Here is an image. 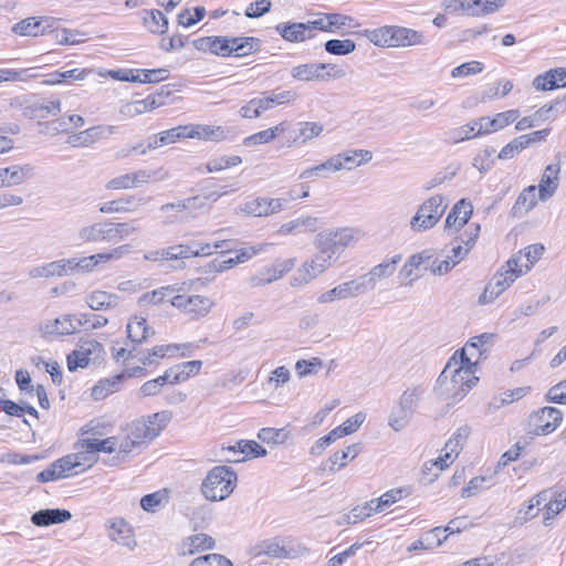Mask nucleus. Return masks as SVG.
Listing matches in <instances>:
<instances>
[{"label":"nucleus","mask_w":566,"mask_h":566,"mask_svg":"<svg viewBox=\"0 0 566 566\" xmlns=\"http://www.w3.org/2000/svg\"><path fill=\"white\" fill-rule=\"evenodd\" d=\"M475 371L476 363L462 361L453 354L439 375L434 390L444 399L460 401L479 381Z\"/></svg>","instance_id":"obj_1"},{"label":"nucleus","mask_w":566,"mask_h":566,"mask_svg":"<svg viewBox=\"0 0 566 566\" xmlns=\"http://www.w3.org/2000/svg\"><path fill=\"white\" fill-rule=\"evenodd\" d=\"M237 481L238 476L232 468L217 465L207 473L200 490L208 501H223L233 493Z\"/></svg>","instance_id":"obj_2"},{"label":"nucleus","mask_w":566,"mask_h":566,"mask_svg":"<svg viewBox=\"0 0 566 566\" xmlns=\"http://www.w3.org/2000/svg\"><path fill=\"white\" fill-rule=\"evenodd\" d=\"M448 202L441 195H436L423 201L410 220V228L416 232L432 229L443 216Z\"/></svg>","instance_id":"obj_3"},{"label":"nucleus","mask_w":566,"mask_h":566,"mask_svg":"<svg viewBox=\"0 0 566 566\" xmlns=\"http://www.w3.org/2000/svg\"><path fill=\"white\" fill-rule=\"evenodd\" d=\"M563 421V412L555 407H543L532 412L527 420L528 433L547 436L554 432Z\"/></svg>","instance_id":"obj_4"},{"label":"nucleus","mask_w":566,"mask_h":566,"mask_svg":"<svg viewBox=\"0 0 566 566\" xmlns=\"http://www.w3.org/2000/svg\"><path fill=\"white\" fill-rule=\"evenodd\" d=\"M170 304L191 319L207 316L214 306V302L210 297L198 294H176L171 296Z\"/></svg>","instance_id":"obj_5"},{"label":"nucleus","mask_w":566,"mask_h":566,"mask_svg":"<svg viewBox=\"0 0 566 566\" xmlns=\"http://www.w3.org/2000/svg\"><path fill=\"white\" fill-rule=\"evenodd\" d=\"M104 354L101 343L95 339H81L74 350L67 357V369L75 371L78 368H85L91 360L98 359Z\"/></svg>","instance_id":"obj_6"},{"label":"nucleus","mask_w":566,"mask_h":566,"mask_svg":"<svg viewBox=\"0 0 566 566\" xmlns=\"http://www.w3.org/2000/svg\"><path fill=\"white\" fill-rule=\"evenodd\" d=\"M81 317L75 314H64L54 319H46L39 324L38 332L42 337H61L73 335L80 331Z\"/></svg>","instance_id":"obj_7"},{"label":"nucleus","mask_w":566,"mask_h":566,"mask_svg":"<svg viewBox=\"0 0 566 566\" xmlns=\"http://www.w3.org/2000/svg\"><path fill=\"white\" fill-rule=\"evenodd\" d=\"M292 200H295L292 195L289 198L258 197L244 202L240 210L252 217H268L281 212Z\"/></svg>","instance_id":"obj_8"},{"label":"nucleus","mask_w":566,"mask_h":566,"mask_svg":"<svg viewBox=\"0 0 566 566\" xmlns=\"http://www.w3.org/2000/svg\"><path fill=\"white\" fill-rule=\"evenodd\" d=\"M317 252L311 261L305 262L301 269L297 270V274L294 277L295 282L308 283L313 279L322 274L327 268H329L336 259L327 253L326 250L316 249Z\"/></svg>","instance_id":"obj_9"},{"label":"nucleus","mask_w":566,"mask_h":566,"mask_svg":"<svg viewBox=\"0 0 566 566\" xmlns=\"http://www.w3.org/2000/svg\"><path fill=\"white\" fill-rule=\"evenodd\" d=\"M496 335L493 333H483L471 337L463 348L457 350L454 355L460 357L462 361L476 363L483 354H485L493 345Z\"/></svg>","instance_id":"obj_10"},{"label":"nucleus","mask_w":566,"mask_h":566,"mask_svg":"<svg viewBox=\"0 0 566 566\" xmlns=\"http://www.w3.org/2000/svg\"><path fill=\"white\" fill-rule=\"evenodd\" d=\"M432 258L433 253L431 250H423L419 253L412 254L399 272L401 284L411 286L416 280L423 275L427 270L423 265Z\"/></svg>","instance_id":"obj_11"},{"label":"nucleus","mask_w":566,"mask_h":566,"mask_svg":"<svg viewBox=\"0 0 566 566\" xmlns=\"http://www.w3.org/2000/svg\"><path fill=\"white\" fill-rule=\"evenodd\" d=\"M111 220H99L81 227L77 231V239L81 243H109L111 240Z\"/></svg>","instance_id":"obj_12"},{"label":"nucleus","mask_w":566,"mask_h":566,"mask_svg":"<svg viewBox=\"0 0 566 566\" xmlns=\"http://www.w3.org/2000/svg\"><path fill=\"white\" fill-rule=\"evenodd\" d=\"M34 175L35 168L31 164L12 165L10 167L0 168V188L19 186L33 178Z\"/></svg>","instance_id":"obj_13"},{"label":"nucleus","mask_w":566,"mask_h":566,"mask_svg":"<svg viewBox=\"0 0 566 566\" xmlns=\"http://www.w3.org/2000/svg\"><path fill=\"white\" fill-rule=\"evenodd\" d=\"M523 271L518 268L517 259H510L506 262V270L497 272L490 281V292L493 295H501L507 287L511 286L517 277L522 275Z\"/></svg>","instance_id":"obj_14"},{"label":"nucleus","mask_w":566,"mask_h":566,"mask_svg":"<svg viewBox=\"0 0 566 566\" xmlns=\"http://www.w3.org/2000/svg\"><path fill=\"white\" fill-rule=\"evenodd\" d=\"M251 553L254 557L291 558L294 556V551L286 547L284 541L279 537L260 542L252 547Z\"/></svg>","instance_id":"obj_15"},{"label":"nucleus","mask_w":566,"mask_h":566,"mask_svg":"<svg viewBox=\"0 0 566 566\" xmlns=\"http://www.w3.org/2000/svg\"><path fill=\"white\" fill-rule=\"evenodd\" d=\"M294 266L292 260L276 261L271 266L265 268L259 274L250 277V285L252 287L270 284L290 272Z\"/></svg>","instance_id":"obj_16"},{"label":"nucleus","mask_w":566,"mask_h":566,"mask_svg":"<svg viewBox=\"0 0 566 566\" xmlns=\"http://www.w3.org/2000/svg\"><path fill=\"white\" fill-rule=\"evenodd\" d=\"M53 27V19L30 17L13 24L12 32L21 36H39Z\"/></svg>","instance_id":"obj_17"},{"label":"nucleus","mask_w":566,"mask_h":566,"mask_svg":"<svg viewBox=\"0 0 566 566\" xmlns=\"http://www.w3.org/2000/svg\"><path fill=\"white\" fill-rule=\"evenodd\" d=\"M118 132L117 126L97 125L70 137L73 146H88Z\"/></svg>","instance_id":"obj_18"},{"label":"nucleus","mask_w":566,"mask_h":566,"mask_svg":"<svg viewBox=\"0 0 566 566\" xmlns=\"http://www.w3.org/2000/svg\"><path fill=\"white\" fill-rule=\"evenodd\" d=\"M324 127L317 122H300L297 125L289 130L287 145L289 147L295 145H304L315 137H318Z\"/></svg>","instance_id":"obj_19"},{"label":"nucleus","mask_w":566,"mask_h":566,"mask_svg":"<svg viewBox=\"0 0 566 566\" xmlns=\"http://www.w3.org/2000/svg\"><path fill=\"white\" fill-rule=\"evenodd\" d=\"M275 31L283 40L291 43L305 42L316 35L310 32L307 22H282L275 27Z\"/></svg>","instance_id":"obj_20"},{"label":"nucleus","mask_w":566,"mask_h":566,"mask_svg":"<svg viewBox=\"0 0 566 566\" xmlns=\"http://www.w3.org/2000/svg\"><path fill=\"white\" fill-rule=\"evenodd\" d=\"M148 201L147 198L127 196L125 198L111 200L99 206V212L102 213H127L134 212L138 207L144 206Z\"/></svg>","instance_id":"obj_21"},{"label":"nucleus","mask_w":566,"mask_h":566,"mask_svg":"<svg viewBox=\"0 0 566 566\" xmlns=\"http://www.w3.org/2000/svg\"><path fill=\"white\" fill-rule=\"evenodd\" d=\"M63 276L93 272L98 265L96 254L82 258L61 259Z\"/></svg>","instance_id":"obj_22"},{"label":"nucleus","mask_w":566,"mask_h":566,"mask_svg":"<svg viewBox=\"0 0 566 566\" xmlns=\"http://www.w3.org/2000/svg\"><path fill=\"white\" fill-rule=\"evenodd\" d=\"M332 158L333 161L338 165L336 171H339L342 169L350 170L355 167H358L365 163L370 161L373 158V154L369 150L355 149L337 154Z\"/></svg>","instance_id":"obj_23"},{"label":"nucleus","mask_w":566,"mask_h":566,"mask_svg":"<svg viewBox=\"0 0 566 566\" xmlns=\"http://www.w3.org/2000/svg\"><path fill=\"white\" fill-rule=\"evenodd\" d=\"M72 518V513L64 509H44L36 511L31 516L33 525L45 527L53 524L67 522Z\"/></svg>","instance_id":"obj_24"},{"label":"nucleus","mask_w":566,"mask_h":566,"mask_svg":"<svg viewBox=\"0 0 566 566\" xmlns=\"http://www.w3.org/2000/svg\"><path fill=\"white\" fill-rule=\"evenodd\" d=\"M566 86V69H553L533 80V87L536 91H552Z\"/></svg>","instance_id":"obj_25"},{"label":"nucleus","mask_w":566,"mask_h":566,"mask_svg":"<svg viewBox=\"0 0 566 566\" xmlns=\"http://www.w3.org/2000/svg\"><path fill=\"white\" fill-rule=\"evenodd\" d=\"M214 545V539L208 534L199 533L190 535L182 541L179 555L190 556L199 552L212 549Z\"/></svg>","instance_id":"obj_26"},{"label":"nucleus","mask_w":566,"mask_h":566,"mask_svg":"<svg viewBox=\"0 0 566 566\" xmlns=\"http://www.w3.org/2000/svg\"><path fill=\"white\" fill-rule=\"evenodd\" d=\"M473 212V207L467 199L459 200L448 213L446 219V228L460 230L469 221Z\"/></svg>","instance_id":"obj_27"},{"label":"nucleus","mask_w":566,"mask_h":566,"mask_svg":"<svg viewBox=\"0 0 566 566\" xmlns=\"http://www.w3.org/2000/svg\"><path fill=\"white\" fill-rule=\"evenodd\" d=\"M401 261V255L396 254L391 259L386 260L374 266L367 274H364L365 281L370 291L374 290L377 281L390 277L395 271L396 265Z\"/></svg>","instance_id":"obj_28"},{"label":"nucleus","mask_w":566,"mask_h":566,"mask_svg":"<svg viewBox=\"0 0 566 566\" xmlns=\"http://www.w3.org/2000/svg\"><path fill=\"white\" fill-rule=\"evenodd\" d=\"M126 432H128L130 438L140 447L159 436V429L148 424L145 418L135 420L128 424Z\"/></svg>","instance_id":"obj_29"},{"label":"nucleus","mask_w":566,"mask_h":566,"mask_svg":"<svg viewBox=\"0 0 566 566\" xmlns=\"http://www.w3.org/2000/svg\"><path fill=\"white\" fill-rule=\"evenodd\" d=\"M127 336L134 344L147 342L155 335V331L147 324L143 316H134L126 326Z\"/></svg>","instance_id":"obj_30"},{"label":"nucleus","mask_w":566,"mask_h":566,"mask_svg":"<svg viewBox=\"0 0 566 566\" xmlns=\"http://www.w3.org/2000/svg\"><path fill=\"white\" fill-rule=\"evenodd\" d=\"M559 165H548L538 185V197L542 201L551 198L558 187Z\"/></svg>","instance_id":"obj_31"},{"label":"nucleus","mask_w":566,"mask_h":566,"mask_svg":"<svg viewBox=\"0 0 566 566\" xmlns=\"http://www.w3.org/2000/svg\"><path fill=\"white\" fill-rule=\"evenodd\" d=\"M392 38L394 48L426 43L424 35L421 32L406 27L392 25Z\"/></svg>","instance_id":"obj_32"},{"label":"nucleus","mask_w":566,"mask_h":566,"mask_svg":"<svg viewBox=\"0 0 566 566\" xmlns=\"http://www.w3.org/2000/svg\"><path fill=\"white\" fill-rule=\"evenodd\" d=\"M319 227L321 222L318 218L306 216L283 223L279 229V233L286 235L291 233L314 232Z\"/></svg>","instance_id":"obj_33"},{"label":"nucleus","mask_w":566,"mask_h":566,"mask_svg":"<svg viewBox=\"0 0 566 566\" xmlns=\"http://www.w3.org/2000/svg\"><path fill=\"white\" fill-rule=\"evenodd\" d=\"M109 537L119 545L133 549L136 545V538L130 527L124 520H116L111 524Z\"/></svg>","instance_id":"obj_34"},{"label":"nucleus","mask_w":566,"mask_h":566,"mask_svg":"<svg viewBox=\"0 0 566 566\" xmlns=\"http://www.w3.org/2000/svg\"><path fill=\"white\" fill-rule=\"evenodd\" d=\"M518 114L516 111H507L504 113H500L494 118L481 117V123L480 127L478 128V133L490 134L492 132H496L516 120Z\"/></svg>","instance_id":"obj_35"},{"label":"nucleus","mask_w":566,"mask_h":566,"mask_svg":"<svg viewBox=\"0 0 566 566\" xmlns=\"http://www.w3.org/2000/svg\"><path fill=\"white\" fill-rule=\"evenodd\" d=\"M261 41L253 36H233L229 38V49L232 55L237 57L247 56L260 50Z\"/></svg>","instance_id":"obj_36"},{"label":"nucleus","mask_w":566,"mask_h":566,"mask_svg":"<svg viewBox=\"0 0 566 566\" xmlns=\"http://www.w3.org/2000/svg\"><path fill=\"white\" fill-rule=\"evenodd\" d=\"M119 300L117 294L97 290L86 296V304L94 311H103L116 307Z\"/></svg>","instance_id":"obj_37"},{"label":"nucleus","mask_w":566,"mask_h":566,"mask_svg":"<svg viewBox=\"0 0 566 566\" xmlns=\"http://www.w3.org/2000/svg\"><path fill=\"white\" fill-rule=\"evenodd\" d=\"M290 128L287 122H281L279 125L268 128L265 130L258 132L244 138L243 144L245 146L268 144L275 139L276 136L284 134Z\"/></svg>","instance_id":"obj_38"},{"label":"nucleus","mask_w":566,"mask_h":566,"mask_svg":"<svg viewBox=\"0 0 566 566\" xmlns=\"http://www.w3.org/2000/svg\"><path fill=\"white\" fill-rule=\"evenodd\" d=\"M142 19L144 27L154 34H164L168 29V20L160 10H144Z\"/></svg>","instance_id":"obj_39"},{"label":"nucleus","mask_w":566,"mask_h":566,"mask_svg":"<svg viewBox=\"0 0 566 566\" xmlns=\"http://www.w3.org/2000/svg\"><path fill=\"white\" fill-rule=\"evenodd\" d=\"M536 203V187L528 186L518 195L514 206L512 207L511 214L513 217H522L531 211Z\"/></svg>","instance_id":"obj_40"},{"label":"nucleus","mask_w":566,"mask_h":566,"mask_svg":"<svg viewBox=\"0 0 566 566\" xmlns=\"http://www.w3.org/2000/svg\"><path fill=\"white\" fill-rule=\"evenodd\" d=\"M381 512L379 503L376 499L365 502L361 505H356L350 512L344 515L345 524H357L364 521L366 517L371 516L374 513Z\"/></svg>","instance_id":"obj_41"},{"label":"nucleus","mask_w":566,"mask_h":566,"mask_svg":"<svg viewBox=\"0 0 566 566\" xmlns=\"http://www.w3.org/2000/svg\"><path fill=\"white\" fill-rule=\"evenodd\" d=\"M126 377V375L118 374L109 378L101 379L93 388H92V397L95 400H102L106 398L108 395L116 392L123 379Z\"/></svg>","instance_id":"obj_42"},{"label":"nucleus","mask_w":566,"mask_h":566,"mask_svg":"<svg viewBox=\"0 0 566 566\" xmlns=\"http://www.w3.org/2000/svg\"><path fill=\"white\" fill-rule=\"evenodd\" d=\"M293 78L303 82L324 81L323 72H321L319 62L298 64L291 70Z\"/></svg>","instance_id":"obj_43"},{"label":"nucleus","mask_w":566,"mask_h":566,"mask_svg":"<svg viewBox=\"0 0 566 566\" xmlns=\"http://www.w3.org/2000/svg\"><path fill=\"white\" fill-rule=\"evenodd\" d=\"M361 35L365 36L374 45L380 48H394L392 25H384L373 30H364Z\"/></svg>","instance_id":"obj_44"},{"label":"nucleus","mask_w":566,"mask_h":566,"mask_svg":"<svg viewBox=\"0 0 566 566\" xmlns=\"http://www.w3.org/2000/svg\"><path fill=\"white\" fill-rule=\"evenodd\" d=\"M178 289L174 285H167L159 287L157 290H154L151 292L144 293L140 297L138 303L139 304H153L158 305L164 303L165 301H168L170 303L171 296H175Z\"/></svg>","instance_id":"obj_45"},{"label":"nucleus","mask_w":566,"mask_h":566,"mask_svg":"<svg viewBox=\"0 0 566 566\" xmlns=\"http://www.w3.org/2000/svg\"><path fill=\"white\" fill-rule=\"evenodd\" d=\"M315 247L316 249L326 250L327 253L334 256L336 260L343 252L338 245L337 239L334 238L332 230L319 232L315 237Z\"/></svg>","instance_id":"obj_46"},{"label":"nucleus","mask_w":566,"mask_h":566,"mask_svg":"<svg viewBox=\"0 0 566 566\" xmlns=\"http://www.w3.org/2000/svg\"><path fill=\"white\" fill-rule=\"evenodd\" d=\"M117 437H109L104 440L98 439H84L82 441L83 448L88 453L107 452L112 453L116 451Z\"/></svg>","instance_id":"obj_47"},{"label":"nucleus","mask_w":566,"mask_h":566,"mask_svg":"<svg viewBox=\"0 0 566 566\" xmlns=\"http://www.w3.org/2000/svg\"><path fill=\"white\" fill-rule=\"evenodd\" d=\"M413 413L408 409L401 407L400 405H396L389 415L388 426L395 431H400L405 429L410 422Z\"/></svg>","instance_id":"obj_48"},{"label":"nucleus","mask_w":566,"mask_h":566,"mask_svg":"<svg viewBox=\"0 0 566 566\" xmlns=\"http://www.w3.org/2000/svg\"><path fill=\"white\" fill-rule=\"evenodd\" d=\"M167 490L146 494L140 499V506L144 511L155 513L168 502Z\"/></svg>","instance_id":"obj_49"},{"label":"nucleus","mask_w":566,"mask_h":566,"mask_svg":"<svg viewBox=\"0 0 566 566\" xmlns=\"http://www.w3.org/2000/svg\"><path fill=\"white\" fill-rule=\"evenodd\" d=\"M62 266H64V264H62L61 260L52 261L43 265L32 268L29 271V275L32 279H49L53 276L61 277L63 276Z\"/></svg>","instance_id":"obj_50"},{"label":"nucleus","mask_w":566,"mask_h":566,"mask_svg":"<svg viewBox=\"0 0 566 566\" xmlns=\"http://www.w3.org/2000/svg\"><path fill=\"white\" fill-rule=\"evenodd\" d=\"M324 49L332 55H348L356 50V43L349 39H331L324 43Z\"/></svg>","instance_id":"obj_51"},{"label":"nucleus","mask_w":566,"mask_h":566,"mask_svg":"<svg viewBox=\"0 0 566 566\" xmlns=\"http://www.w3.org/2000/svg\"><path fill=\"white\" fill-rule=\"evenodd\" d=\"M424 389L421 386L407 388L400 396L398 405L415 413Z\"/></svg>","instance_id":"obj_52"},{"label":"nucleus","mask_w":566,"mask_h":566,"mask_svg":"<svg viewBox=\"0 0 566 566\" xmlns=\"http://www.w3.org/2000/svg\"><path fill=\"white\" fill-rule=\"evenodd\" d=\"M258 438L265 443L281 444L290 438V431L286 428H262Z\"/></svg>","instance_id":"obj_53"},{"label":"nucleus","mask_w":566,"mask_h":566,"mask_svg":"<svg viewBox=\"0 0 566 566\" xmlns=\"http://www.w3.org/2000/svg\"><path fill=\"white\" fill-rule=\"evenodd\" d=\"M190 135L188 138L210 139L218 140L223 137V129L221 127H211L206 125L189 126Z\"/></svg>","instance_id":"obj_54"},{"label":"nucleus","mask_w":566,"mask_h":566,"mask_svg":"<svg viewBox=\"0 0 566 566\" xmlns=\"http://www.w3.org/2000/svg\"><path fill=\"white\" fill-rule=\"evenodd\" d=\"M111 240L123 241L135 234L138 228L133 222H114L111 220Z\"/></svg>","instance_id":"obj_55"},{"label":"nucleus","mask_w":566,"mask_h":566,"mask_svg":"<svg viewBox=\"0 0 566 566\" xmlns=\"http://www.w3.org/2000/svg\"><path fill=\"white\" fill-rule=\"evenodd\" d=\"M327 19L331 27L329 33H338L346 28L359 27V23L353 17L342 13H329Z\"/></svg>","instance_id":"obj_56"},{"label":"nucleus","mask_w":566,"mask_h":566,"mask_svg":"<svg viewBox=\"0 0 566 566\" xmlns=\"http://www.w3.org/2000/svg\"><path fill=\"white\" fill-rule=\"evenodd\" d=\"M1 409L7 415L13 416V417H22L23 413H25V412L35 418L39 417V413L33 406L28 405V403L18 405L17 402L9 400V399L1 401Z\"/></svg>","instance_id":"obj_57"},{"label":"nucleus","mask_w":566,"mask_h":566,"mask_svg":"<svg viewBox=\"0 0 566 566\" xmlns=\"http://www.w3.org/2000/svg\"><path fill=\"white\" fill-rule=\"evenodd\" d=\"M410 494V490L408 488H397L391 489L384 493L380 497L376 499L379 503V507L382 511L402 500L403 497Z\"/></svg>","instance_id":"obj_58"},{"label":"nucleus","mask_w":566,"mask_h":566,"mask_svg":"<svg viewBox=\"0 0 566 566\" xmlns=\"http://www.w3.org/2000/svg\"><path fill=\"white\" fill-rule=\"evenodd\" d=\"M188 566H233V564L226 556L212 553L196 557Z\"/></svg>","instance_id":"obj_59"},{"label":"nucleus","mask_w":566,"mask_h":566,"mask_svg":"<svg viewBox=\"0 0 566 566\" xmlns=\"http://www.w3.org/2000/svg\"><path fill=\"white\" fill-rule=\"evenodd\" d=\"M337 166L338 165L335 164L333 161V158L331 157L329 159H327L325 163H323L321 165L305 169L301 174L300 178L301 179H310L313 176L326 178L329 172H336Z\"/></svg>","instance_id":"obj_60"},{"label":"nucleus","mask_w":566,"mask_h":566,"mask_svg":"<svg viewBox=\"0 0 566 566\" xmlns=\"http://www.w3.org/2000/svg\"><path fill=\"white\" fill-rule=\"evenodd\" d=\"M84 458L83 453L77 454H69L66 457H63L54 463L56 464L57 469L60 470L61 474L66 478L72 475L71 471L75 469L76 467H80L82 464L81 460Z\"/></svg>","instance_id":"obj_61"},{"label":"nucleus","mask_w":566,"mask_h":566,"mask_svg":"<svg viewBox=\"0 0 566 566\" xmlns=\"http://www.w3.org/2000/svg\"><path fill=\"white\" fill-rule=\"evenodd\" d=\"M334 238L337 239L339 248L344 251L346 248L353 245L359 235V231L353 228H343L332 230Z\"/></svg>","instance_id":"obj_62"},{"label":"nucleus","mask_w":566,"mask_h":566,"mask_svg":"<svg viewBox=\"0 0 566 566\" xmlns=\"http://www.w3.org/2000/svg\"><path fill=\"white\" fill-rule=\"evenodd\" d=\"M241 163L242 159L239 156H224L208 161L206 168L208 172H217L233 166H238Z\"/></svg>","instance_id":"obj_63"},{"label":"nucleus","mask_w":566,"mask_h":566,"mask_svg":"<svg viewBox=\"0 0 566 566\" xmlns=\"http://www.w3.org/2000/svg\"><path fill=\"white\" fill-rule=\"evenodd\" d=\"M343 290L346 293L347 298L355 297L357 295L364 294L367 291H370L368 284L365 281L364 275L359 276L356 280H350L342 283Z\"/></svg>","instance_id":"obj_64"}]
</instances>
